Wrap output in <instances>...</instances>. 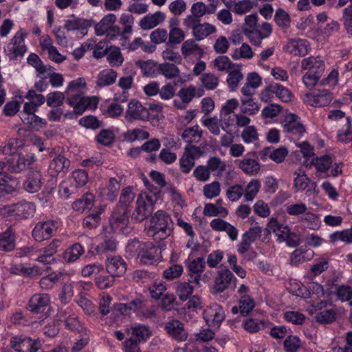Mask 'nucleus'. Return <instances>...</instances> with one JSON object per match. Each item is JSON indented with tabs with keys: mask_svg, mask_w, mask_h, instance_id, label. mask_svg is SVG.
<instances>
[{
	"mask_svg": "<svg viewBox=\"0 0 352 352\" xmlns=\"http://www.w3.org/2000/svg\"><path fill=\"white\" fill-rule=\"evenodd\" d=\"M310 50L309 41L300 38L289 39L284 46L285 52L293 56H305Z\"/></svg>",
	"mask_w": 352,
	"mask_h": 352,
	"instance_id": "obj_16",
	"label": "nucleus"
},
{
	"mask_svg": "<svg viewBox=\"0 0 352 352\" xmlns=\"http://www.w3.org/2000/svg\"><path fill=\"white\" fill-rule=\"evenodd\" d=\"M149 117V110L140 101L135 99L129 101L125 112V118L127 121L147 120Z\"/></svg>",
	"mask_w": 352,
	"mask_h": 352,
	"instance_id": "obj_12",
	"label": "nucleus"
},
{
	"mask_svg": "<svg viewBox=\"0 0 352 352\" xmlns=\"http://www.w3.org/2000/svg\"><path fill=\"white\" fill-rule=\"evenodd\" d=\"M78 189L68 178L63 180L58 187V195L64 199H67L72 194L77 192Z\"/></svg>",
	"mask_w": 352,
	"mask_h": 352,
	"instance_id": "obj_61",
	"label": "nucleus"
},
{
	"mask_svg": "<svg viewBox=\"0 0 352 352\" xmlns=\"http://www.w3.org/2000/svg\"><path fill=\"white\" fill-rule=\"evenodd\" d=\"M60 243V240L54 239L47 247L38 248L39 253L36 257V261L47 265L54 263L55 261L54 255L57 252Z\"/></svg>",
	"mask_w": 352,
	"mask_h": 352,
	"instance_id": "obj_21",
	"label": "nucleus"
},
{
	"mask_svg": "<svg viewBox=\"0 0 352 352\" xmlns=\"http://www.w3.org/2000/svg\"><path fill=\"white\" fill-rule=\"evenodd\" d=\"M225 316L223 307L217 303L208 307L204 311V318L207 324L213 328H219Z\"/></svg>",
	"mask_w": 352,
	"mask_h": 352,
	"instance_id": "obj_14",
	"label": "nucleus"
},
{
	"mask_svg": "<svg viewBox=\"0 0 352 352\" xmlns=\"http://www.w3.org/2000/svg\"><path fill=\"white\" fill-rule=\"evenodd\" d=\"M333 161L329 155H322L320 157H314L312 164L315 166L318 173L324 174V177H329V170L331 166Z\"/></svg>",
	"mask_w": 352,
	"mask_h": 352,
	"instance_id": "obj_44",
	"label": "nucleus"
},
{
	"mask_svg": "<svg viewBox=\"0 0 352 352\" xmlns=\"http://www.w3.org/2000/svg\"><path fill=\"white\" fill-rule=\"evenodd\" d=\"M84 252V248L81 244L76 243L65 251L63 258L68 263H72L77 261Z\"/></svg>",
	"mask_w": 352,
	"mask_h": 352,
	"instance_id": "obj_54",
	"label": "nucleus"
},
{
	"mask_svg": "<svg viewBox=\"0 0 352 352\" xmlns=\"http://www.w3.org/2000/svg\"><path fill=\"white\" fill-rule=\"evenodd\" d=\"M10 344L16 352H37L41 347L38 340H33L24 336L12 337Z\"/></svg>",
	"mask_w": 352,
	"mask_h": 352,
	"instance_id": "obj_9",
	"label": "nucleus"
},
{
	"mask_svg": "<svg viewBox=\"0 0 352 352\" xmlns=\"http://www.w3.org/2000/svg\"><path fill=\"white\" fill-rule=\"evenodd\" d=\"M240 98L241 113L248 116H254L258 113L261 104L254 98V93L241 92Z\"/></svg>",
	"mask_w": 352,
	"mask_h": 352,
	"instance_id": "obj_18",
	"label": "nucleus"
},
{
	"mask_svg": "<svg viewBox=\"0 0 352 352\" xmlns=\"http://www.w3.org/2000/svg\"><path fill=\"white\" fill-rule=\"evenodd\" d=\"M237 280L233 273L227 268L218 270L214 280L213 289L217 293H221L227 289L233 283Z\"/></svg>",
	"mask_w": 352,
	"mask_h": 352,
	"instance_id": "obj_15",
	"label": "nucleus"
},
{
	"mask_svg": "<svg viewBox=\"0 0 352 352\" xmlns=\"http://www.w3.org/2000/svg\"><path fill=\"white\" fill-rule=\"evenodd\" d=\"M120 23L122 25V39L126 42L131 37L133 32L134 17L130 14L124 13L120 18Z\"/></svg>",
	"mask_w": 352,
	"mask_h": 352,
	"instance_id": "obj_50",
	"label": "nucleus"
},
{
	"mask_svg": "<svg viewBox=\"0 0 352 352\" xmlns=\"http://www.w3.org/2000/svg\"><path fill=\"white\" fill-rule=\"evenodd\" d=\"M131 245L136 248L137 256L143 264L151 265L160 258L159 249L153 243L134 241Z\"/></svg>",
	"mask_w": 352,
	"mask_h": 352,
	"instance_id": "obj_5",
	"label": "nucleus"
},
{
	"mask_svg": "<svg viewBox=\"0 0 352 352\" xmlns=\"http://www.w3.org/2000/svg\"><path fill=\"white\" fill-rule=\"evenodd\" d=\"M35 161L34 156L19 155L16 159H12L8 162V169L14 173H18L25 170Z\"/></svg>",
	"mask_w": 352,
	"mask_h": 352,
	"instance_id": "obj_32",
	"label": "nucleus"
},
{
	"mask_svg": "<svg viewBox=\"0 0 352 352\" xmlns=\"http://www.w3.org/2000/svg\"><path fill=\"white\" fill-rule=\"evenodd\" d=\"M210 226L214 231L225 232L232 241H236L238 238V229L222 219L217 218L212 219L210 223Z\"/></svg>",
	"mask_w": 352,
	"mask_h": 352,
	"instance_id": "obj_25",
	"label": "nucleus"
},
{
	"mask_svg": "<svg viewBox=\"0 0 352 352\" xmlns=\"http://www.w3.org/2000/svg\"><path fill=\"white\" fill-rule=\"evenodd\" d=\"M120 185L114 177H111L104 187L100 188V194L105 199L113 201L118 195Z\"/></svg>",
	"mask_w": 352,
	"mask_h": 352,
	"instance_id": "obj_33",
	"label": "nucleus"
},
{
	"mask_svg": "<svg viewBox=\"0 0 352 352\" xmlns=\"http://www.w3.org/2000/svg\"><path fill=\"white\" fill-rule=\"evenodd\" d=\"M201 155L199 147L195 145H188L179 159V168L183 173H189L195 164L196 158Z\"/></svg>",
	"mask_w": 352,
	"mask_h": 352,
	"instance_id": "obj_10",
	"label": "nucleus"
},
{
	"mask_svg": "<svg viewBox=\"0 0 352 352\" xmlns=\"http://www.w3.org/2000/svg\"><path fill=\"white\" fill-rule=\"evenodd\" d=\"M50 296L47 294L37 293L29 300L28 309L35 314L43 313L50 303Z\"/></svg>",
	"mask_w": 352,
	"mask_h": 352,
	"instance_id": "obj_23",
	"label": "nucleus"
},
{
	"mask_svg": "<svg viewBox=\"0 0 352 352\" xmlns=\"http://www.w3.org/2000/svg\"><path fill=\"white\" fill-rule=\"evenodd\" d=\"M107 61L111 67H120L124 62V56L119 47L111 45L106 55Z\"/></svg>",
	"mask_w": 352,
	"mask_h": 352,
	"instance_id": "obj_49",
	"label": "nucleus"
},
{
	"mask_svg": "<svg viewBox=\"0 0 352 352\" xmlns=\"http://www.w3.org/2000/svg\"><path fill=\"white\" fill-rule=\"evenodd\" d=\"M267 228L270 231L274 232L279 239L283 241L287 239L291 234L289 226L280 223L276 218L270 219Z\"/></svg>",
	"mask_w": 352,
	"mask_h": 352,
	"instance_id": "obj_37",
	"label": "nucleus"
},
{
	"mask_svg": "<svg viewBox=\"0 0 352 352\" xmlns=\"http://www.w3.org/2000/svg\"><path fill=\"white\" fill-rule=\"evenodd\" d=\"M300 66L303 70L321 76H322L326 68L325 62L320 56H310L303 58L301 60Z\"/></svg>",
	"mask_w": 352,
	"mask_h": 352,
	"instance_id": "obj_22",
	"label": "nucleus"
},
{
	"mask_svg": "<svg viewBox=\"0 0 352 352\" xmlns=\"http://www.w3.org/2000/svg\"><path fill=\"white\" fill-rule=\"evenodd\" d=\"M12 274L25 276H34L41 275L44 270L37 265L28 266L25 264H14L10 267Z\"/></svg>",
	"mask_w": 352,
	"mask_h": 352,
	"instance_id": "obj_30",
	"label": "nucleus"
},
{
	"mask_svg": "<svg viewBox=\"0 0 352 352\" xmlns=\"http://www.w3.org/2000/svg\"><path fill=\"white\" fill-rule=\"evenodd\" d=\"M155 202L153 196L145 192L139 194L132 214V219L136 222H142L147 219L153 211Z\"/></svg>",
	"mask_w": 352,
	"mask_h": 352,
	"instance_id": "obj_4",
	"label": "nucleus"
},
{
	"mask_svg": "<svg viewBox=\"0 0 352 352\" xmlns=\"http://www.w3.org/2000/svg\"><path fill=\"white\" fill-rule=\"evenodd\" d=\"M70 166V161L63 155H57L50 162L48 173L55 177L59 174H65Z\"/></svg>",
	"mask_w": 352,
	"mask_h": 352,
	"instance_id": "obj_26",
	"label": "nucleus"
},
{
	"mask_svg": "<svg viewBox=\"0 0 352 352\" xmlns=\"http://www.w3.org/2000/svg\"><path fill=\"white\" fill-rule=\"evenodd\" d=\"M284 131L291 138L300 139L304 136L307 130L301 122L300 118L295 113H287L283 121Z\"/></svg>",
	"mask_w": 352,
	"mask_h": 352,
	"instance_id": "obj_6",
	"label": "nucleus"
},
{
	"mask_svg": "<svg viewBox=\"0 0 352 352\" xmlns=\"http://www.w3.org/2000/svg\"><path fill=\"white\" fill-rule=\"evenodd\" d=\"M133 77L132 76H126L121 77L118 80V86L123 89L122 96L115 95V100L121 102H125L128 98L127 91L132 87Z\"/></svg>",
	"mask_w": 352,
	"mask_h": 352,
	"instance_id": "obj_56",
	"label": "nucleus"
},
{
	"mask_svg": "<svg viewBox=\"0 0 352 352\" xmlns=\"http://www.w3.org/2000/svg\"><path fill=\"white\" fill-rule=\"evenodd\" d=\"M206 166L210 173L217 176L221 175L226 168V162L218 157H210L207 161Z\"/></svg>",
	"mask_w": 352,
	"mask_h": 352,
	"instance_id": "obj_52",
	"label": "nucleus"
},
{
	"mask_svg": "<svg viewBox=\"0 0 352 352\" xmlns=\"http://www.w3.org/2000/svg\"><path fill=\"white\" fill-rule=\"evenodd\" d=\"M117 78V72L112 69H105L98 75L97 85L105 87L113 84Z\"/></svg>",
	"mask_w": 352,
	"mask_h": 352,
	"instance_id": "obj_51",
	"label": "nucleus"
},
{
	"mask_svg": "<svg viewBox=\"0 0 352 352\" xmlns=\"http://www.w3.org/2000/svg\"><path fill=\"white\" fill-rule=\"evenodd\" d=\"M337 138L342 142L352 141V120L350 118L345 119L344 126L338 131Z\"/></svg>",
	"mask_w": 352,
	"mask_h": 352,
	"instance_id": "obj_64",
	"label": "nucleus"
},
{
	"mask_svg": "<svg viewBox=\"0 0 352 352\" xmlns=\"http://www.w3.org/2000/svg\"><path fill=\"white\" fill-rule=\"evenodd\" d=\"M117 20L116 14L110 13L106 14L96 24L94 27L95 34L97 36H104L105 33L113 25Z\"/></svg>",
	"mask_w": 352,
	"mask_h": 352,
	"instance_id": "obj_39",
	"label": "nucleus"
},
{
	"mask_svg": "<svg viewBox=\"0 0 352 352\" xmlns=\"http://www.w3.org/2000/svg\"><path fill=\"white\" fill-rule=\"evenodd\" d=\"M67 102L70 107H73L74 113L81 115L87 109H96L98 98L96 96L87 97L83 96V95H74L68 96Z\"/></svg>",
	"mask_w": 352,
	"mask_h": 352,
	"instance_id": "obj_7",
	"label": "nucleus"
},
{
	"mask_svg": "<svg viewBox=\"0 0 352 352\" xmlns=\"http://www.w3.org/2000/svg\"><path fill=\"white\" fill-rule=\"evenodd\" d=\"M19 188V182L16 178L4 173H0V190L12 193Z\"/></svg>",
	"mask_w": 352,
	"mask_h": 352,
	"instance_id": "obj_43",
	"label": "nucleus"
},
{
	"mask_svg": "<svg viewBox=\"0 0 352 352\" xmlns=\"http://www.w3.org/2000/svg\"><path fill=\"white\" fill-rule=\"evenodd\" d=\"M166 330L168 335L178 342L185 341L188 338V332L185 330L183 323L179 320H173L167 322Z\"/></svg>",
	"mask_w": 352,
	"mask_h": 352,
	"instance_id": "obj_29",
	"label": "nucleus"
},
{
	"mask_svg": "<svg viewBox=\"0 0 352 352\" xmlns=\"http://www.w3.org/2000/svg\"><path fill=\"white\" fill-rule=\"evenodd\" d=\"M27 33L23 28H19L4 47V52L10 60H15L24 56L28 50L25 44Z\"/></svg>",
	"mask_w": 352,
	"mask_h": 352,
	"instance_id": "obj_3",
	"label": "nucleus"
},
{
	"mask_svg": "<svg viewBox=\"0 0 352 352\" xmlns=\"http://www.w3.org/2000/svg\"><path fill=\"white\" fill-rule=\"evenodd\" d=\"M86 89V83L83 78H78L71 81L65 91L67 98L74 95H83Z\"/></svg>",
	"mask_w": 352,
	"mask_h": 352,
	"instance_id": "obj_53",
	"label": "nucleus"
},
{
	"mask_svg": "<svg viewBox=\"0 0 352 352\" xmlns=\"http://www.w3.org/2000/svg\"><path fill=\"white\" fill-rule=\"evenodd\" d=\"M262 85V78L256 72H250L247 75L246 82L241 87V92L254 93L255 89Z\"/></svg>",
	"mask_w": 352,
	"mask_h": 352,
	"instance_id": "obj_42",
	"label": "nucleus"
},
{
	"mask_svg": "<svg viewBox=\"0 0 352 352\" xmlns=\"http://www.w3.org/2000/svg\"><path fill=\"white\" fill-rule=\"evenodd\" d=\"M63 274L61 272H53L40 280V287L45 290L52 289L60 280Z\"/></svg>",
	"mask_w": 352,
	"mask_h": 352,
	"instance_id": "obj_60",
	"label": "nucleus"
},
{
	"mask_svg": "<svg viewBox=\"0 0 352 352\" xmlns=\"http://www.w3.org/2000/svg\"><path fill=\"white\" fill-rule=\"evenodd\" d=\"M164 14L160 11L153 14L147 15L140 21V26L142 30H151L157 26L164 20Z\"/></svg>",
	"mask_w": 352,
	"mask_h": 352,
	"instance_id": "obj_41",
	"label": "nucleus"
},
{
	"mask_svg": "<svg viewBox=\"0 0 352 352\" xmlns=\"http://www.w3.org/2000/svg\"><path fill=\"white\" fill-rule=\"evenodd\" d=\"M110 225L114 232L126 233L129 231L128 210L124 207H116L111 215Z\"/></svg>",
	"mask_w": 352,
	"mask_h": 352,
	"instance_id": "obj_13",
	"label": "nucleus"
},
{
	"mask_svg": "<svg viewBox=\"0 0 352 352\" xmlns=\"http://www.w3.org/2000/svg\"><path fill=\"white\" fill-rule=\"evenodd\" d=\"M244 76L242 73L241 65H234L230 71L228 72L226 82L231 92L236 91L239 87V83L243 80Z\"/></svg>",
	"mask_w": 352,
	"mask_h": 352,
	"instance_id": "obj_31",
	"label": "nucleus"
},
{
	"mask_svg": "<svg viewBox=\"0 0 352 352\" xmlns=\"http://www.w3.org/2000/svg\"><path fill=\"white\" fill-rule=\"evenodd\" d=\"M217 28L214 25L208 23H199L192 32L193 36L197 41H201L207 36L216 32Z\"/></svg>",
	"mask_w": 352,
	"mask_h": 352,
	"instance_id": "obj_48",
	"label": "nucleus"
},
{
	"mask_svg": "<svg viewBox=\"0 0 352 352\" xmlns=\"http://www.w3.org/2000/svg\"><path fill=\"white\" fill-rule=\"evenodd\" d=\"M41 174L38 171L32 172L23 184L24 189L30 192H38L41 188Z\"/></svg>",
	"mask_w": 352,
	"mask_h": 352,
	"instance_id": "obj_45",
	"label": "nucleus"
},
{
	"mask_svg": "<svg viewBox=\"0 0 352 352\" xmlns=\"http://www.w3.org/2000/svg\"><path fill=\"white\" fill-rule=\"evenodd\" d=\"M294 175L296 177L294 179V188L296 192L307 190V194H308L316 188V183L311 181L304 170L299 169L295 171Z\"/></svg>",
	"mask_w": 352,
	"mask_h": 352,
	"instance_id": "obj_28",
	"label": "nucleus"
},
{
	"mask_svg": "<svg viewBox=\"0 0 352 352\" xmlns=\"http://www.w3.org/2000/svg\"><path fill=\"white\" fill-rule=\"evenodd\" d=\"M206 262L204 258L198 257L187 264V270L190 280L189 281L197 285H200L201 274L204 272Z\"/></svg>",
	"mask_w": 352,
	"mask_h": 352,
	"instance_id": "obj_24",
	"label": "nucleus"
},
{
	"mask_svg": "<svg viewBox=\"0 0 352 352\" xmlns=\"http://www.w3.org/2000/svg\"><path fill=\"white\" fill-rule=\"evenodd\" d=\"M333 98V93L327 89H319L304 96V102L314 107L328 106Z\"/></svg>",
	"mask_w": 352,
	"mask_h": 352,
	"instance_id": "obj_8",
	"label": "nucleus"
},
{
	"mask_svg": "<svg viewBox=\"0 0 352 352\" xmlns=\"http://www.w3.org/2000/svg\"><path fill=\"white\" fill-rule=\"evenodd\" d=\"M27 63L32 66L37 72V76L43 78L47 72V67L43 63L40 57L35 53H31L27 58Z\"/></svg>",
	"mask_w": 352,
	"mask_h": 352,
	"instance_id": "obj_58",
	"label": "nucleus"
},
{
	"mask_svg": "<svg viewBox=\"0 0 352 352\" xmlns=\"http://www.w3.org/2000/svg\"><path fill=\"white\" fill-rule=\"evenodd\" d=\"M92 23L91 19L80 18L72 14L69 19L65 21L64 28L67 31H79L82 36H85Z\"/></svg>",
	"mask_w": 352,
	"mask_h": 352,
	"instance_id": "obj_17",
	"label": "nucleus"
},
{
	"mask_svg": "<svg viewBox=\"0 0 352 352\" xmlns=\"http://www.w3.org/2000/svg\"><path fill=\"white\" fill-rule=\"evenodd\" d=\"M104 211V206H99L96 211L83 219V226L88 229L96 228L99 226L100 221V215Z\"/></svg>",
	"mask_w": 352,
	"mask_h": 352,
	"instance_id": "obj_55",
	"label": "nucleus"
},
{
	"mask_svg": "<svg viewBox=\"0 0 352 352\" xmlns=\"http://www.w3.org/2000/svg\"><path fill=\"white\" fill-rule=\"evenodd\" d=\"M135 65L141 69L144 76L155 78L159 75V64L153 60H138Z\"/></svg>",
	"mask_w": 352,
	"mask_h": 352,
	"instance_id": "obj_34",
	"label": "nucleus"
},
{
	"mask_svg": "<svg viewBox=\"0 0 352 352\" xmlns=\"http://www.w3.org/2000/svg\"><path fill=\"white\" fill-rule=\"evenodd\" d=\"M223 2L227 8L237 15L245 14L253 8V3L250 0H240L232 5H229L226 0H223Z\"/></svg>",
	"mask_w": 352,
	"mask_h": 352,
	"instance_id": "obj_47",
	"label": "nucleus"
},
{
	"mask_svg": "<svg viewBox=\"0 0 352 352\" xmlns=\"http://www.w3.org/2000/svg\"><path fill=\"white\" fill-rule=\"evenodd\" d=\"M287 155L288 150L285 146H280L277 148L266 147L260 152V157L263 161L270 159L276 163L283 162Z\"/></svg>",
	"mask_w": 352,
	"mask_h": 352,
	"instance_id": "obj_27",
	"label": "nucleus"
},
{
	"mask_svg": "<svg viewBox=\"0 0 352 352\" xmlns=\"http://www.w3.org/2000/svg\"><path fill=\"white\" fill-rule=\"evenodd\" d=\"M107 272L112 276H121L125 274L127 265L120 256H108L105 261Z\"/></svg>",
	"mask_w": 352,
	"mask_h": 352,
	"instance_id": "obj_19",
	"label": "nucleus"
},
{
	"mask_svg": "<svg viewBox=\"0 0 352 352\" xmlns=\"http://www.w3.org/2000/svg\"><path fill=\"white\" fill-rule=\"evenodd\" d=\"M129 332L132 336L129 339H133L138 343L146 342L151 336L150 329L147 326L143 324L132 326L129 329Z\"/></svg>",
	"mask_w": 352,
	"mask_h": 352,
	"instance_id": "obj_38",
	"label": "nucleus"
},
{
	"mask_svg": "<svg viewBox=\"0 0 352 352\" xmlns=\"http://www.w3.org/2000/svg\"><path fill=\"white\" fill-rule=\"evenodd\" d=\"M329 239L333 243L337 241H342L348 244L352 243V228L331 233L329 235Z\"/></svg>",
	"mask_w": 352,
	"mask_h": 352,
	"instance_id": "obj_63",
	"label": "nucleus"
},
{
	"mask_svg": "<svg viewBox=\"0 0 352 352\" xmlns=\"http://www.w3.org/2000/svg\"><path fill=\"white\" fill-rule=\"evenodd\" d=\"M203 213L207 217L221 216L225 217L228 214V210L223 206H217L212 203H207L204 206Z\"/></svg>",
	"mask_w": 352,
	"mask_h": 352,
	"instance_id": "obj_59",
	"label": "nucleus"
},
{
	"mask_svg": "<svg viewBox=\"0 0 352 352\" xmlns=\"http://www.w3.org/2000/svg\"><path fill=\"white\" fill-rule=\"evenodd\" d=\"M202 135L203 131L197 124L187 127L180 134L182 140L187 142L188 145H191L190 144L193 142H199Z\"/></svg>",
	"mask_w": 352,
	"mask_h": 352,
	"instance_id": "obj_40",
	"label": "nucleus"
},
{
	"mask_svg": "<svg viewBox=\"0 0 352 352\" xmlns=\"http://www.w3.org/2000/svg\"><path fill=\"white\" fill-rule=\"evenodd\" d=\"M35 211V205L32 202L25 201L4 206L1 208V212L4 217L13 219L32 217Z\"/></svg>",
	"mask_w": 352,
	"mask_h": 352,
	"instance_id": "obj_2",
	"label": "nucleus"
},
{
	"mask_svg": "<svg viewBox=\"0 0 352 352\" xmlns=\"http://www.w3.org/2000/svg\"><path fill=\"white\" fill-rule=\"evenodd\" d=\"M16 236L14 232L8 228L0 233V251L8 252L15 248Z\"/></svg>",
	"mask_w": 352,
	"mask_h": 352,
	"instance_id": "obj_36",
	"label": "nucleus"
},
{
	"mask_svg": "<svg viewBox=\"0 0 352 352\" xmlns=\"http://www.w3.org/2000/svg\"><path fill=\"white\" fill-rule=\"evenodd\" d=\"M94 205V196L91 193H85L81 198L76 199L72 204V208L82 213L86 210H90Z\"/></svg>",
	"mask_w": 352,
	"mask_h": 352,
	"instance_id": "obj_46",
	"label": "nucleus"
},
{
	"mask_svg": "<svg viewBox=\"0 0 352 352\" xmlns=\"http://www.w3.org/2000/svg\"><path fill=\"white\" fill-rule=\"evenodd\" d=\"M172 219L164 210H157L151 217L147 234L155 240H162L170 234Z\"/></svg>",
	"mask_w": 352,
	"mask_h": 352,
	"instance_id": "obj_1",
	"label": "nucleus"
},
{
	"mask_svg": "<svg viewBox=\"0 0 352 352\" xmlns=\"http://www.w3.org/2000/svg\"><path fill=\"white\" fill-rule=\"evenodd\" d=\"M179 69L175 64L164 63L159 64V74H162L167 79H173L179 76Z\"/></svg>",
	"mask_w": 352,
	"mask_h": 352,
	"instance_id": "obj_62",
	"label": "nucleus"
},
{
	"mask_svg": "<svg viewBox=\"0 0 352 352\" xmlns=\"http://www.w3.org/2000/svg\"><path fill=\"white\" fill-rule=\"evenodd\" d=\"M298 289L295 291V295L301 296L304 298H319L324 296V289L323 286L316 282L310 283L307 287L296 283Z\"/></svg>",
	"mask_w": 352,
	"mask_h": 352,
	"instance_id": "obj_20",
	"label": "nucleus"
},
{
	"mask_svg": "<svg viewBox=\"0 0 352 352\" xmlns=\"http://www.w3.org/2000/svg\"><path fill=\"white\" fill-rule=\"evenodd\" d=\"M261 187V182L252 179L244 188V199L246 201H252L256 197Z\"/></svg>",
	"mask_w": 352,
	"mask_h": 352,
	"instance_id": "obj_57",
	"label": "nucleus"
},
{
	"mask_svg": "<svg viewBox=\"0 0 352 352\" xmlns=\"http://www.w3.org/2000/svg\"><path fill=\"white\" fill-rule=\"evenodd\" d=\"M238 167L246 175L250 176L256 175L261 170L260 163L250 157H244L238 161Z\"/></svg>",
	"mask_w": 352,
	"mask_h": 352,
	"instance_id": "obj_35",
	"label": "nucleus"
},
{
	"mask_svg": "<svg viewBox=\"0 0 352 352\" xmlns=\"http://www.w3.org/2000/svg\"><path fill=\"white\" fill-rule=\"evenodd\" d=\"M58 226V222L54 220L39 221L34 228L32 235L36 241L47 240L56 231Z\"/></svg>",
	"mask_w": 352,
	"mask_h": 352,
	"instance_id": "obj_11",
	"label": "nucleus"
}]
</instances>
